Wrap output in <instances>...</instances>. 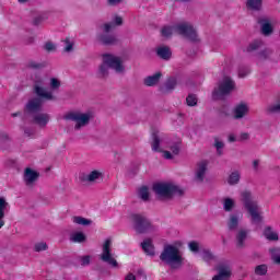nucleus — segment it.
<instances>
[{"label": "nucleus", "mask_w": 280, "mask_h": 280, "mask_svg": "<svg viewBox=\"0 0 280 280\" xmlns=\"http://www.w3.org/2000/svg\"><path fill=\"white\" fill-rule=\"evenodd\" d=\"M114 23L115 25H122L124 24V19H121V16H115L114 18Z\"/></svg>", "instance_id": "nucleus-52"}, {"label": "nucleus", "mask_w": 280, "mask_h": 280, "mask_svg": "<svg viewBox=\"0 0 280 280\" xmlns=\"http://www.w3.org/2000/svg\"><path fill=\"white\" fill-rule=\"evenodd\" d=\"M229 141H230V143H233L235 141V136L230 135L229 136Z\"/></svg>", "instance_id": "nucleus-58"}, {"label": "nucleus", "mask_w": 280, "mask_h": 280, "mask_svg": "<svg viewBox=\"0 0 280 280\" xmlns=\"http://www.w3.org/2000/svg\"><path fill=\"white\" fill-rule=\"evenodd\" d=\"M241 178H242V175L240 174V171H234L230 174L228 178V183L229 185H237Z\"/></svg>", "instance_id": "nucleus-26"}, {"label": "nucleus", "mask_w": 280, "mask_h": 280, "mask_svg": "<svg viewBox=\"0 0 280 280\" xmlns=\"http://www.w3.org/2000/svg\"><path fill=\"white\" fill-rule=\"evenodd\" d=\"M50 88L52 91H56V89H60V81L56 78L50 79Z\"/></svg>", "instance_id": "nucleus-43"}, {"label": "nucleus", "mask_w": 280, "mask_h": 280, "mask_svg": "<svg viewBox=\"0 0 280 280\" xmlns=\"http://www.w3.org/2000/svg\"><path fill=\"white\" fill-rule=\"evenodd\" d=\"M63 119H66V121H75L74 130H80V128L89 126V121H91V114L70 112L63 116Z\"/></svg>", "instance_id": "nucleus-9"}, {"label": "nucleus", "mask_w": 280, "mask_h": 280, "mask_svg": "<svg viewBox=\"0 0 280 280\" xmlns=\"http://www.w3.org/2000/svg\"><path fill=\"white\" fill-rule=\"evenodd\" d=\"M261 0H247V8H249V10H255L256 12H259V10H261Z\"/></svg>", "instance_id": "nucleus-28"}, {"label": "nucleus", "mask_w": 280, "mask_h": 280, "mask_svg": "<svg viewBox=\"0 0 280 280\" xmlns=\"http://www.w3.org/2000/svg\"><path fill=\"white\" fill-rule=\"evenodd\" d=\"M27 0H19L20 3H25Z\"/></svg>", "instance_id": "nucleus-62"}, {"label": "nucleus", "mask_w": 280, "mask_h": 280, "mask_svg": "<svg viewBox=\"0 0 280 280\" xmlns=\"http://www.w3.org/2000/svg\"><path fill=\"white\" fill-rule=\"evenodd\" d=\"M81 266H89L91 264V256H83L80 258Z\"/></svg>", "instance_id": "nucleus-47"}, {"label": "nucleus", "mask_w": 280, "mask_h": 280, "mask_svg": "<svg viewBox=\"0 0 280 280\" xmlns=\"http://www.w3.org/2000/svg\"><path fill=\"white\" fill-rule=\"evenodd\" d=\"M142 250L147 255H150L151 257H154V245L152 244V238H147L140 244Z\"/></svg>", "instance_id": "nucleus-19"}, {"label": "nucleus", "mask_w": 280, "mask_h": 280, "mask_svg": "<svg viewBox=\"0 0 280 280\" xmlns=\"http://www.w3.org/2000/svg\"><path fill=\"white\" fill-rule=\"evenodd\" d=\"M218 275L212 278V280H229L231 279V275H233V270L231 269V264L229 261L220 262L217 266Z\"/></svg>", "instance_id": "nucleus-11"}, {"label": "nucleus", "mask_w": 280, "mask_h": 280, "mask_svg": "<svg viewBox=\"0 0 280 280\" xmlns=\"http://www.w3.org/2000/svg\"><path fill=\"white\" fill-rule=\"evenodd\" d=\"M110 30H113V24L106 23L103 25V33L98 35V40L103 45H117L119 39H117V35L110 34Z\"/></svg>", "instance_id": "nucleus-10"}, {"label": "nucleus", "mask_w": 280, "mask_h": 280, "mask_svg": "<svg viewBox=\"0 0 280 280\" xmlns=\"http://www.w3.org/2000/svg\"><path fill=\"white\" fill-rule=\"evenodd\" d=\"M188 246H189V249H190L192 253H198V250H200V247H199L198 243H196V242H190V243L188 244Z\"/></svg>", "instance_id": "nucleus-45"}, {"label": "nucleus", "mask_w": 280, "mask_h": 280, "mask_svg": "<svg viewBox=\"0 0 280 280\" xmlns=\"http://www.w3.org/2000/svg\"><path fill=\"white\" fill-rule=\"evenodd\" d=\"M275 264H279L280 265V255L278 257H276V259H273Z\"/></svg>", "instance_id": "nucleus-59"}, {"label": "nucleus", "mask_w": 280, "mask_h": 280, "mask_svg": "<svg viewBox=\"0 0 280 280\" xmlns=\"http://www.w3.org/2000/svg\"><path fill=\"white\" fill-rule=\"evenodd\" d=\"M28 67L31 68V69H43V63H36V61H31L30 63H28Z\"/></svg>", "instance_id": "nucleus-48"}, {"label": "nucleus", "mask_w": 280, "mask_h": 280, "mask_svg": "<svg viewBox=\"0 0 280 280\" xmlns=\"http://www.w3.org/2000/svg\"><path fill=\"white\" fill-rule=\"evenodd\" d=\"M70 240H71V242L82 244V242L86 241V236L84 235V233L77 232L71 235Z\"/></svg>", "instance_id": "nucleus-31"}, {"label": "nucleus", "mask_w": 280, "mask_h": 280, "mask_svg": "<svg viewBox=\"0 0 280 280\" xmlns=\"http://www.w3.org/2000/svg\"><path fill=\"white\" fill-rule=\"evenodd\" d=\"M110 240L107 238L103 244V253L101 255L102 261L105 264H108L109 266H113V268H117V260L113 257V254L110 253Z\"/></svg>", "instance_id": "nucleus-12"}, {"label": "nucleus", "mask_w": 280, "mask_h": 280, "mask_svg": "<svg viewBox=\"0 0 280 280\" xmlns=\"http://www.w3.org/2000/svg\"><path fill=\"white\" fill-rule=\"evenodd\" d=\"M261 45H264V42H261L260 39H256L252 44H249L246 51H248V52L256 51V49H259V47H261Z\"/></svg>", "instance_id": "nucleus-34"}, {"label": "nucleus", "mask_w": 280, "mask_h": 280, "mask_svg": "<svg viewBox=\"0 0 280 280\" xmlns=\"http://www.w3.org/2000/svg\"><path fill=\"white\" fill-rule=\"evenodd\" d=\"M264 235L269 242H279V234L273 232L271 226L265 228Z\"/></svg>", "instance_id": "nucleus-21"}, {"label": "nucleus", "mask_w": 280, "mask_h": 280, "mask_svg": "<svg viewBox=\"0 0 280 280\" xmlns=\"http://www.w3.org/2000/svg\"><path fill=\"white\" fill-rule=\"evenodd\" d=\"M241 139H242L243 141H246V139H248V133H242V135H241Z\"/></svg>", "instance_id": "nucleus-57"}, {"label": "nucleus", "mask_w": 280, "mask_h": 280, "mask_svg": "<svg viewBox=\"0 0 280 280\" xmlns=\"http://www.w3.org/2000/svg\"><path fill=\"white\" fill-rule=\"evenodd\" d=\"M19 115H21V113H14L12 114V117H19Z\"/></svg>", "instance_id": "nucleus-61"}, {"label": "nucleus", "mask_w": 280, "mask_h": 280, "mask_svg": "<svg viewBox=\"0 0 280 280\" xmlns=\"http://www.w3.org/2000/svg\"><path fill=\"white\" fill-rule=\"evenodd\" d=\"M201 259H203V261H213V259H215V256H213V254L211 253V250L209 249H205L201 254Z\"/></svg>", "instance_id": "nucleus-35"}, {"label": "nucleus", "mask_w": 280, "mask_h": 280, "mask_svg": "<svg viewBox=\"0 0 280 280\" xmlns=\"http://www.w3.org/2000/svg\"><path fill=\"white\" fill-rule=\"evenodd\" d=\"M241 200L252 218L253 224H259L261 222V212L259 211V205L253 199V195L248 190L241 192Z\"/></svg>", "instance_id": "nucleus-5"}, {"label": "nucleus", "mask_w": 280, "mask_h": 280, "mask_svg": "<svg viewBox=\"0 0 280 280\" xmlns=\"http://www.w3.org/2000/svg\"><path fill=\"white\" fill-rule=\"evenodd\" d=\"M49 114L40 113L38 112L33 116L34 124H37V126H40V128H45L47 124H49Z\"/></svg>", "instance_id": "nucleus-15"}, {"label": "nucleus", "mask_w": 280, "mask_h": 280, "mask_svg": "<svg viewBox=\"0 0 280 280\" xmlns=\"http://www.w3.org/2000/svg\"><path fill=\"white\" fill-rule=\"evenodd\" d=\"M10 208V203L5 201V198L0 197V229H3L5 226V221H3V218H5V211Z\"/></svg>", "instance_id": "nucleus-18"}, {"label": "nucleus", "mask_w": 280, "mask_h": 280, "mask_svg": "<svg viewBox=\"0 0 280 280\" xmlns=\"http://www.w3.org/2000/svg\"><path fill=\"white\" fill-rule=\"evenodd\" d=\"M255 272L256 275H259L260 277H262L264 275H266V272H268V266L259 265L255 268Z\"/></svg>", "instance_id": "nucleus-37"}, {"label": "nucleus", "mask_w": 280, "mask_h": 280, "mask_svg": "<svg viewBox=\"0 0 280 280\" xmlns=\"http://www.w3.org/2000/svg\"><path fill=\"white\" fill-rule=\"evenodd\" d=\"M131 220L135 231L138 232L140 235H143L145 233H156V231H159V228L152 224L150 219H148L143 214H132Z\"/></svg>", "instance_id": "nucleus-7"}, {"label": "nucleus", "mask_w": 280, "mask_h": 280, "mask_svg": "<svg viewBox=\"0 0 280 280\" xmlns=\"http://www.w3.org/2000/svg\"><path fill=\"white\" fill-rule=\"evenodd\" d=\"M138 196L141 198V200H143V202H148V200H150V189L148 186L140 187L138 190Z\"/></svg>", "instance_id": "nucleus-24"}, {"label": "nucleus", "mask_w": 280, "mask_h": 280, "mask_svg": "<svg viewBox=\"0 0 280 280\" xmlns=\"http://www.w3.org/2000/svg\"><path fill=\"white\" fill-rule=\"evenodd\" d=\"M235 90V81L231 77H224L220 82L218 89L212 93L213 100H224L226 95Z\"/></svg>", "instance_id": "nucleus-8"}, {"label": "nucleus", "mask_w": 280, "mask_h": 280, "mask_svg": "<svg viewBox=\"0 0 280 280\" xmlns=\"http://www.w3.org/2000/svg\"><path fill=\"white\" fill-rule=\"evenodd\" d=\"M63 43H65V51L67 52V54H69V51H73V42H71V40H69V38H66L65 40H63Z\"/></svg>", "instance_id": "nucleus-39"}, {"label": "nucleus", "mask_w": 280, "mask_h": 280, "mask_svg": "<svg viewBox=\"0 0 280 280\" xmlns=\"http://www.w3.org/2000/svg\"><path fill=\"white\" fill-rule=\"evenodd\" d=\"M44 48L46 49V51H54V49H56V46L54 45V43L48 42L45 44Z\"/></svg>", "instance_id": "nucleus-49"}, {"label": "nucleus", "mask_w": 280, "mask_h": 280, "mask_svg": "<svg viewBox=\"0 0 280 280\" xmlns=\"http://www.w3.org/2000/svg\"><path fill=\"white\" fill-rule=\"evenodd\" d=\"M266 20H259L258 23L261 25V32L264 36H270L272 34V25L268 22H265Z\"/></svg>", "instance_id": "nucleus-25"}, {"label": "nucleus", "mask_w": 280, "mask_h": 280, "mask_svg": "<svg viewBox=\"0 0 280 280\" xmlns=\"http://www.w3.org/2000/svg\"><path fill=\"white\" fill-rule=\"evenodd\" d=\"M186 104L187 106H196V104H198V97L196 96V94H189L186 97Z\"/></svg>", "instance_id": "nucleus-36"}, {"label": "nucleus", "mask_w": 280, "mask_h": 280, "mask_svg": "<svg viewBox=\"0 0 280 280\" xmlns=\"http://www.w3.org/2000/svg\"><path fill=\"white\" fill-rule=\"evenodd\" d=\"M214 147L217 148V152H218V155L221 156L222 154V148H224V142L215 139V144Z\"/></svg>", "instance_id": "nucleus-41"}, {"label": "nucleus", "mask_w": 280, "mask_h": 280, "mask_svg": "<svg viewBox=\"0 0 280 280\" xmlns=\"http://www.w3.org/2000/svg\"><path fill=\"white\" fill-rule=\"evenodd\" d=\"M35 93L37 97L30 100L25 105V113H27V115H32V117H34L43 110V100H55L54 94H51V92H47L45 91V89L38 85L35 86Z\"/></svg>", "instance_id": "nucleus-3"}, {"label": "nucleus", "mask_w": 280, "mask_h": 280, "mask_svg": "<svg viewBox=\"0 0 280 280\" xmlns=\"http://www.w3.org/2000/svg\"><path fill=\"white\" fill-rule=\"evenodd\" d=\"M156 55L159 58H162V60H170V58H172V50L167 46H161L156 48Z\"/></svg>", "instance_id": "nucleus-20"}, {"label": "nucleus", "mask_w": 280, "mask_h": 280, "mask_svg": "<svg viewBox=\"0 0 280 280\" xmlns=\"http://www.w3.org/2000/svg\"><path fill=\"white\" fill-rule=\"evenodd\" d=\"M159 80H161V72H158L144 79V84L145 86H154L159 84Z\"/></svg>", "instance_id": "nucleus-23"}, {"label": "nucleus", "mask_w": 280, "mask_h": 280, "mask_svg": "<svg viewBox=\"0 0 280 280\" xmlns=\"http://www.w3.org/2000/svg\"><path fill=\"white\" fill-rule=\"evenodd\" d=\"M107 4H109L112 8H115L121 3V0H106Z\"/></svg>", "instance_id": "nucleus-50"}, {"label": "nucleus", "mask_w": 280, "mask_h": 280, "mask_svg": "<svg viewBox=\"0 0 280 280\" xmlns=\"http://www.w3.org/2000/svg\"><path fill=\"white\" fill-rule=\"evenodd\" d=\"M153 191L158 198L170 200L173 196H183V190L171 183L153 184Z\"/></svg>", "instance_id": "nucleus-6"}, {"label": "nucleus", "mask_w": 280, "mask_h": 280, "mask_svg": "<svg viewBox=\"0 0 280 280\" xmlns=\"http://www.w3.org/2000/svg\"><path fill=\"white\" fill-rule=\"evenodd\" d=\"M0 141H2L4 143L10 141V137L8 136V133H5V132L0 133Z\"/></svg>", "instance_id": "nucleus-51"}, {"label": "nucleus", "mask_w": 280, "mask_h": 280, "mask_svg": "<svg viewBox=\"0 0 280 280\" xmlns=\"http://www.w3.org/2000/svg\"><path fill=\"white\" fill-rule=\"evenodd\" d=\"M247 236H248V232H246L245 230L238 231L236 235V242L238 247L244 246V242L246 241Z\"/></svg>", "instance_id": "nucleus-29"}, {"label": "nucleus", "mask_w": 280, "mask_h": 280, "mask_svg": "<svg viewBox=\"0 0 280 280\" xmlns=\"http://www.w3.org/2000/svg\"><path fill=\"white\" fill-rule=\"evenodd\" d=\"M235 207V201L231 198H225L223 201V209L226 212L233 211V208Z\"/></svg>", "instance_id": "nucleus-32"}, {"label": "nucleus", "mask_w": 280, "mask_h": 280, "mask_svg": "<svg viewBox=\"0 0 280 280\" xmlns=\"http://www.w3.org/2000/svg\"><path fill=\"white\" fill-rule=\"evenodd\" d=\"M44 20H45V15L39 14V15L34 18L33 25H40V23H43Z\"/></svg>", "instance_id": "nucleus-44"}, {"label": "nucleus", "mask_w": 280, "mask_h": 280, "mask_svg": "<svg viewBox=\"0 0 280 280\" xmlns=\"http://www.w3.org/2000/svg\"><path fill=\"white\" fill-rule=\"evenodd\" d=\"M268 113H279L280 114V104L269 106Z\"/></svg>", "instance_id": "nucleus-46"}, {"label": "nucleus", "mask_w": 280, "mask_h": 280, "mask_svg": "<svg viewBox=\"0 0 280 280\" xmlns=\"http://www.w3.org/2000/svg\"><path fill=\"white\" fill-rule=\"evenodd\" d=\"M171 150H172L173 154H178V152H180V147H178V144H175V145L171 147Z\"/></svg>", "instance_id": "nucleus-53"}, {"label": "nucleus", "mask_w": 280, "mask_h": 280, "mask_svg": "<svg viewBox=\"0 0 280 280\" xmlns=\"http://www.w3.org/2000/svg\"><path fill=\"white\" fill-rule=\"evenodd\" d=\"M109 69H113L117 73H124V71H126V68L124 67V61H121V58L115 55L104 54L103 62L98 67V78H108Z\"/></svg>", "instance_id": "nucleus-4"}, {"label": "nucleus", "mask_w": 280, "mask_h": 280, "mask_svg": "<svg viewBox=\"0 0 280 280\" xmlns=\"http://www.w3.org/2000/svg\"><path fill=\"white\" fill-rule=\"evenodd\" d=\"M43 250H47V243H37L35 244V252L40 253Z\"/></svg>", "instance_id": "nucleus-42"}, {"label": "nucleus", "mask_w": 280, "mask_h": 280, "mask_svg": "<svg viewBox=\"0 0 280 280\" xmlns=\"http://www.w3.org/2000/svg\"><path fill=\"white\" fill-rule=\"evenodd\" d=\"M125 280H137V277L135 275H132V273H129V275H127Z\"/></svg>", "instance_id": "nucleus-55"}, {"label": "nucleus", "mask_w": 280, "mask_h": 280, "mask_svg": "<svg viewBox=\"0 0 280 280\" xmlns=\"http://www.w3.org/2000/svg\"><path fill=\"white\" fill-rule=\"evenodd\" d=\"M248 114V105L241 103L234 108V119H243Z\"/></svg>", "instance_id": "nucleus-17"}, {"label": "nucleus", "mask_w": 280, "mask_h": 280, "mask_svg": "<svg viewBox=\"0 0 280 280\" xmlns=\"http://www.w3.org/2000/svg\"><path fill=\"white\" fill-rule=\"evenodd\" d=\"M24 132H25V135H27V137H30L32 135V132H30V129H25Z\"/></svg>", "instance_id": "nucleus-60"}, {"label": "nucleus", "mask_w": 280, "mask_h": 280, "mask_svg": "<svg viewBox=\"0 0 280 280\" xmlns=\"http://www.w3.org/2000/svg\"><path fill=\"white\" fill-rule=\"evenodd\" d=\"M207 161H201L198 163L195 175V180H197V183H202V180H205V175L207 174Z\"/></svg>", "instance_id": "nucleus-14"}, {"label": "nucleus", "mask_w": 280, "mask_h": 280, "mask_svg": "<svg viewBox=\"0 0 280 280\" xmlns=\"http://www.w3.org/2000/svg\"><path fill=\"white\" fill-rule=\"evenodd\" d=\"M38 180V172L32 170V168H26L24 172V183L25 185L30 186Z\"/></svg>", "instance_id": "nucleus-16"}, {"label": "nucleus", "mask_w": 280, "mask_h": 280, "mask_svg": "<svg viewBox=\"0 0 280 280\" xmlns=\"http://www.w3.org/2000/svg\"><path fill=\"white\" fill-rule=\"evenodd\" d=\"M176 78L172 77L168 78L166 83H165V89L163 90L164 92H170V91H174V89H176Z\"/></svg>", "instance_id": "nucleus-30"}, {"label": "nucleus", "mask_w": 280, "mask_h": 280, "mask_svg": "<svg viewBox=\"0 0 280 280\" xmlns=\"http://www.w3.org/2000/svg\"><path fill=\"white\" fill-rule=\"evenodd\" d=\"M163 156L164 159H166L167 161L172 160V153L170 151H163Z\"/></svg>", "instance_id": "nucleus-54"}, {"label": "nucleus", "mask_w": 280, "mask_h": 280, "mask_svg": "<svg viewBox=\"0 0 280 280\" xmlns=\"http://www.w3.org/2000/svg\"><path fill=\"white\" fill-rule=\"evenodd\" d=\"M269 253L271 255L272 261H275V259H277V257L280 256V248L273 247V248L269 249Z\"/></svg>", "instance_id": "nucleus-40"}, {"label": "nucleus", "mask_w": 280, "mask_h": 280, "mask_svg": "<svg viewBox=\"0 0 280 280\" xmlns=\"http://www.w3.org/2000/svg\"><path fill=\"white\" fill-rule=\"evenodd\" d=\"M253 165H254V170H257V167H259V161L258 160H255L253 162Z\"/></svg>", "instance_id": "nucleus-56"}, {"label": "nucleus", "mask_w": 280, "mask_h": 280, "mask_svg": "<svg viewBox=\"0 0 280 280\" xmlns=\"http://www.w3.org/2000/svg\"><path fill=\"white\" fill-rule=\"evenodd\" d=\"M174 32L179 36H184V38L191 40V43H198L199 40L198 32H196V28L189 22L177 23L173 26H164L161 30V34L164 38H170Z\"/></svg>", "instance_id": "nucleus-1"}, {"label": "nucleus", "mask_w": 280, "mask_h": 280, "mask_svg": "<svg viewBox=\"0 0 280 280\" xmlns=\"http://www.w3.org/2000/svg\"><path fill=\"white\" fill-rule=\"evenodd\" d=\"M160 260L164 266H168L171 270H180L185 258L180 254V249L175 245H165L162 253L160 254Z\"/></svg>", "instance_id": "nucleus-2"}, {"label": "nucleus", "mask_w": 280, "mask_h": 280, "mask_svg": "<svg viewBox=\"0 0 280 280\" xmlns=\"http://www.w3.org/2000/svg\"><path fill=\"white\" fill-rule=\"evenodd\" d=\"M250 73V68L248 67H240L238 68V78H246Z\"/></svg>", "instance_id": "nucleus-38"}, {"label": "nucleus", "mask_w": 280, "mask_h": 280, "mask_svg": "<svg viewBox=\"0 0 280 280\" xmlns=\"http://www.w3.org/2000/svg\"><path fill=\"white\" fill-rule=\"evenodd\" d=\"M72 222H74V224H79L81 226H89L91 224V220L82 218V217H73Z\"/></svg>", "instance_id": "nucleus-33"}, {"label": "nucleus", "mask_w": 280, "mask_h": 280, "mask_svg": "<svg viewBox=\"0 0 280 280\" xmlns=\"http://www.w3.org/2000/svg\"><path fill=\"white\" fill-rule=\"evenodd\" d=\"M240 224V217L237 214H231L228 226L230 231H235Z\"/></svg>", "instance_id": "nucleus-27"}, {"label": "nucleus", "mask_w": 280, "mask_h": 280, "mask_svg": "<svg viewBox=\"0 0 280 280\" xmlns=\"http://www.w3.org/2000/svg\"><path fill=\"white\" fill-rule=\"evenodd\" d=\"M151 148L153 152H159V148H161V138H159V131H153L151 135Z\"/></svg>", "instance_id": "nucleus-22"}, {"label": "nucleus", "mask_w": 280, "mask_h": 280, "mask_svg": "<svg viewBox=\"0 0 280 280\" xmlns=\"http://www.w3.org/2000/svg\"><path fill=\"white\" fill-rule=\"evenodd\" d=\"M104 178V173L102 171H91L89 174L83 175L82 180L84 183H97V180H102Z\"/></svg>", "instance_id": "nucleus-13"}]
</instances>
